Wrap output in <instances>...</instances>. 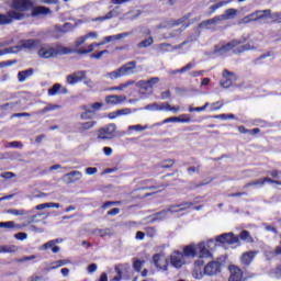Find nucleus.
<instances>
[{"mask_svg":"<svg viewBox=\"0 0 281 281\" xmlns=\"http://www.w3.org/2000/svg\"><path fill=\"white\" fill-rule=\"evenodd\" d=\"M66 54H71V49L63 45L50 46L44 45L37 50V56L40 58H57V56H65Z\"/></svg>","mask_w":281,"mask_h":281,"instance_id":"1","label":"nucleus"},{"mask_svg":"<svg viewBox=\"0 0 281 281\" xmlns=\"http://www.w3.org/2000/svg\"><path fill=\"white\" fill-rule=\"evenodd\" d=\"M249 49H251V45H243L239 41H233L227 44L216 46L215 54H218L220 56H225V54H229V52H233V54H243V52H249Z\"/></svg>","mask_w":281,"mask_h":281,"instance_id":"2","label":"nucleus"},{"mask_svg":"<svg viewBox=\"0 0 281 281\" xmlns=\"http://www.w3.org/2000/svg\"><path fill=\"white\" fill-rule=\"evenodd\" d=\"M40 45V40H22L20 41L19 45L0 50V56H5L8 54H19V52H23V49H36V47Z\"/></svg>","mask_w":281,"mask_h":281,"instance_id":"3","label":"nucleus"},{"mask_svg":"<svg viewBox=\"0 0 281 281\" xmlns=\"http://www.w3.org/2000/svg\"><path fill=\"white\" fill-rule=\"evenodd\" d=\"M135 69H137V61H130L105 75V78L110 80H117L120 78H124V76H133L135 74Z\"/></svg>","mask_w":281,"mask_h":281,"instance_id":"4","label":"nucleus"},{"mask_svg":"<svg viewBox=\"0 0 281 281\" xmlns=\"http://www.w3.org/2000/svg\"><path fill=\"white\" fill-rule=\"evenodd\" d=\"M212 245H214V240L210 239L207 241H201L196 245L198 249V256L200 259L195 261L196 267H203L205 262L203 261V258H212Z\"/></svg>","mask_w":281,"mask_h":281,"instance_id":"5","label":"nucleus"},{"mask_svg":"<svg viewBox=\"0 0 281 281\" xmlns=\"http://www.w3.org/2000/svg\"><path fill=\"white\" fill-rule=\"evenodd\" d=\"M192 202L182 203L179 205H171L168 210L160 211L153 216V221H164L166 216H168V212L175 214V212H183L186 210H190Z\"/></svg>","mask_w":281,"mask_h":281,"instance_id":"6","label":"nucleus"},{"mask_svg":"<svg viewBox=\"0 0 281 281\" xmlns=\"http://www.w3.org/2000/svg\"><path fill=\"white\" fill-rule=\"evenodd\" d=\"M115 131H117V125H115V123L100 127L97 131V139H101L102 142L113 139V137H115Z\"/></svg>","mask_w":281,"mask_h":281,"instance_id":"7","label":"nucleus"},{"mask_svg":"<svg viewBox=\"0 0 281 281\" xmlns=\"http://www.w3.org/2000/svg\"><path fill=\"white\" fill-rule=\"evenodd\" d=\"M11 8L18 10L15 12L23 14L22 12H26V10L34 8V0H12Z\"/></svg>","mask_w":281,"mask_h":281,"instance_id":"8","label":"nucleus"},{"mask_svg":"<svg viewBox=\"0 0 281 281\" xmlns=\"http://www.w3.org/2000/svg\"><path fill=\"white\" fill-rule=\"evenodd\" d=\"M222 77L223 81H221V87H223V89H229V87H232L234 82L238 81V77L236 76V74L227 69L223 71Z\"/></svg>","mask_w":281,"mask_h":281,"instance_id":"9","label":"nucleus"},{"mask_svg":"<svg viewBox=\"0 0 281 281\" xmlns=\"http://www.w3.org/2000/svg\"><path fill=\"white\" fill-rule=\"evenodd\" d=\"M23 13L16 11H10L8 14H0V25H8L12 21H21L23 19Z\"/></svg>","mask_w":281,"mask_h":281,"instance_id":"10","label":"nucleus"},{"mask_svg":"<svg viewBox=\"0 0 281 281\" xmlns=\"http://www.w3.org/2000/svg\"><path fill=\"white\" fill-rule=\"evenodd\" d=\"M80 179H82V172L75 170L65 173L61 178V181L66 183V186H69L71 183H77V181H80Z\"/></svg>","mask_w":281,"mask_h":281,"instance_id":"11","label":"nucleus"},{"mask_svg":"<svg viewBox=\"0 0 281 281\" xmlns=\"http://www.w3.org/2000/svg\"><path fill=\"white\" fill-rule=\"evenodd\" d=\"M216 243L236 245L239 243L238 237L234 236V233H224L215 238Z\"/></svg>","mask_w":281,"mask_h":281,"instance_id":"12","label":"nucleus"},{"mask_svg":"<svg viewBox=\"0 0 281 281\" xmlns=\"http://www.w3.org/2000/svg\"><path fill=\"white\" fill-rule=\"evenodd\" d=\"M221 273V262L220 261H210L204 267V276H216Z\"/></svg>","mask_w":281,"mask_h":281,"instance_id":"13","label":"nucleus"},{"mask_svg":"<svg viewBox=\"0 0 281 281\" xmlns=\"http://www.w3.org/2000/svg\"><path fill=\"white\" fill-rule=\"evenodd\" d=\"M171 265L176 269H181L186 265V257L180 251H173L171 254Z\"/></svg>","mask_w":281,"mask_h":281,"instance_id":"14","label":"nucleus"},{"mask_svg":"<svg viewBox=\"0 0 281 281\" xmlns=\"http://www.w3.org/2000/svg\"><path fill=\"white\" fill-rule=\"evenodd\" d=\"M87 79L86 71H77L75 74L67 76V83L68 85H78V82H82V80Z\"/></svg>","mask_w":281,"mask_h":281,"instance_id":"15","label":"nucleus"},{"mask_svg":"<svg viewBox=\"0 0 281 281\" xmlns=\"http://www.w3.org/2000/svg\"><path fill=\"white\" fill-rule=\"evenodd\" d=\"M95 124H98V122L95 121L79 122L77 123V130L79 131V133H87V131H91V128H94Z\"/></svg>","mask_w":281,"mask_h":281,"instance_id":"16","label":"nucleus"},{"mask_svg":"<svg viewBox=\"0 0 281 281\" xmlns=\"http://www.w3.org/2000/svg\"><path fill=\"white\" fill-rule=\"evenodd\" d=\"M106 104H122L126 102V95L110 94L105 97Z\"/></svg>","mask_w":281,"mask_h":281,"instance_id":"17","label":"nucleus"},{"mask_svg":"<svg viewBox=\"0 0 281 281\" xmlns=\"http://www.w3.org/2000/svg\"><path fill=\"white\" fill-rule=\"evenodd\" d=\"M80 111H83V113L80 114V120H91L93 115H95V112L93 109L88 104V105H81Z\"/></svg>","mask_w":281,"mask_h":281,"instance_id":"18","label":"nucleus"},{"mask_svg":"<svg viewBox=\"0 0 281 281\" xmlns=\"http://www.w3.org/2000/svg\"><path fill=\"white\" fill-rule=\"evenodd\" d=\"M154 263L158 267V269H162L164 271L168 269V260L162 255H155Z\"/></svg>","mask_w":281,"mask_h":281,"instance_id":"19","label":"nucleus"},{"mask_svg":"<svg viewBox=\"0 0 281 281\" xmlns=\"http://www.w3.org/2000/svg\"><path fill=\"white\" fill-rule=\"evenodd\" d=\"M231 277L228 281H241L243 280V271L236 267V266H231Z\"/></svg>","mask_w":281,"mask_h":281,"instance_id":"20","label":"nucleus"},{"mask_svg":"<svg viewBox=\"0 0 281 281\" xmlns=\"http://www.w3.org/2000/svg\"><path fill=\"white\" fill-rule=\"evenodd\" d=\"M254 258H256V252L247 251L241 255L240 262L241 265H245V267H249L251 262H254Z\"/></svg>","mask_w":281,"mask_h":281,"instance_id":"21","label":"nucleus"},{"mask_svg":"<svg viewBox=\"0 0 281 281\" xmlns=\"http://www.w3.org/2000/svg\"><path fill=\"white\" fill-rule=\"evenodd\" d=\"M216 23H221V21L218 20V15L214 16L212 19L202 21L199 24V27H200V30H211L212 25H216Z\"/></svg>","mask_w":281,"mask_h":281,"instance_id":"22","label":"nucleus"},{"mask_svg":"<svg viewBox=\"0 0 281 281\" xmlns=\"http://www.w3.org/2000/svg\"><path fill=\"white\" fill-rule=\"evenodd\" d=\"M67 88L60 86V83H55L50 89H48V95H58V93H61V95L67 94Z\"/></svg>","mask_w":281,"mask_h":281,"instance_id":"23","label":"nucleus"},{"mask_svg":"<svg viewBox=\"0 0 281 281\" xmlns=\"http://www.w3.org/2000/svg\"><path fill=\"white\" fill-rule=\"evenodd\" d=\"M236 14H238V10L236 9H227L224 14L222 15H217V19L221 23V21H229L232 19H234V16H236Z\"/></svg>","mask_w":281,"mask_h":281,"instance_id":"24","label":"nucleus"},{"mask_svg":"<svg viewBox=\"0 0 281 281\" xmlns=\"http://www.w3.org/2000/svg\"><path fill=\"white\" fill-rule=\"evenodd\" d=\"M183 255L187 258H196L199 256L196 245H189L183 248Z\"/></svg>","mask_w":281,"mask_h":281,"instance_id":"25","label":"nucleus"},{"mask_svg":"<svg viewBox=\"0 0 281 281\" xmlns=\"http://www.w3.org/2000/svg\"><path fill=\"white\" fill-rule=\"evenodd\" d=\"M127 36H131V32H126V33H120L116 35H110V36H105L103 38V42L105 43H113L114 41H122V38H126Z\"/></svg>","mask_w":281,"mask_h":281,"instance_id":"26","label":"nucleus"},{"mask_svg":"<svg viewBox=\"0 0 281 281\" xmlns=\"http://www.w3.org/2000/svg\"><path fill=\"white\" fill-rule=\"evenodd\" d=\"M31 14L32 16H46V14H52V10L46 7H35Z\"/></svg>","mask_w":281,"mask_h":281,"instance_id":"27","label":"nucleus"},{"mask_svg":"<svg viewBox=\"0 0 281 281\" xmlns=\"http://www.w3.org/2000/svg\"><path fill=\"white\" fill-rule=\"evenodd\" d=\"M148 128H150V126L148 124H145V125H142V124H137V125H130L127 127V132H128V135H131V133H133V131L135 133H142L144 131H148Z\"/></svg>","mask_w":281,"mask_h":281,"instance_id":"28","label":"nucleus"},{"mask_svg":"<svg viewBox=\"0 0 281 281\" xmlns=\"http://www.w3.org/2000/svg\"><path fill=\"white\" fill-rule=\"evenodd\" d=\"M31 76H34V69L30 68L26 70H22L18 74V80L19 82H25L27 78H31Z\"/></svg>","mask_w":281,"mask_h":281,"instance_id":"29","label":"nucleus"},{"mask_svg":"<svg viewBox=\"0 0 281 281\" xmlns=\"http://www.w3.org/2000/svg\"><path fill=\"white\" fill-rule=\"evenodd\" d=\"M132 85H135V80H128L119 86L111 87V88H109V91H124V89H128V87H132Z\"/></svg>","mask_w":281,"mask_h":281,"instance_id":"30","label":"nucleus"},{"mask_svg":"<svg viewBox=\"0 0 281 281\" xmlns=\"http://www.w3.org/2000/svg\"><path fill=\"white\" fill-rule=\"evenodd\" d=\"M34 210L25 211V210H16L11 209L7 211V214H12L13 216H29V214H32Z\"/></svg>","mask_w":281,"mask_h":281,"instance_id":"31","label":"nucleus"},{"mask_svg":"<svg viewBox=\"0 0 281 281\" xmlns=\"http://www.w3.org/2000/svg\"><path fill=\"white\" fill-rule=\"evenodd\" d=\"M188 20V18H182V19H179V20H173L171 22H168L167 25H158L157 26V30H161V27H175V25H182L186 21Z\"/></svg>","mask_w":281,"mask_h":281,"instance_id":"32","label":"nucleus"},{"mask_svg":"<svg viewBox=\"0 0 281 281\" xmlns=\"http://www.w3.org/2000/svg\"><path fill=\"white\" fill-rule=\"evenodd\" d=\"M27 225L23 224L21 225H16L14 224V222H1L0 223V227H4V229H14V227H16L18 229H21V227H26Z\"/></svg>","mask_w":281,"mask_h":281,"instance_id":"33","label":"nucleus"},{"mask_svg":"<svg viewBox=\"0 0 281 281\" xmlns=\"http://www.w3.org/2000/svg\"><path fill=\"white\" fill-rule=\"evenodd\" d=\"M251 21H258V13H257V11L250 13L249 15H246L241 20V23H251Z\"/></svg>","mask_w":281,"mask_h":281,"instance_id":"34","label":"nucleus"},{"mask_svg":"<svg viewBox=\"0 0 281 281\" xmlns=\"http://www.w3.org/2000/svg\"><path fill=\"white\" fill-rule=\"evenodd\" d=\"M227 3H232V0H223L218 3H215V4L210 7V10H212V12H215L220 8H223V7L227 5Z\"/></svg>","mask_w":281,"mask_h":281,"instance_id":"35","label":"nucleus"},{"mask_svg":"<svg viewBox=\"0 0 281 281\" xmlns=\"http://www.w3.org/2000/svg\"><path fill=\"white\" fill-rule=\"evenodd\" d=\"M257 19H271V10L257 11Z\"/></svg>","mask_w":281,"mask_h":281,"instance_id":"36","label":"nucleus"},{"mask_svg":"<svg viewBox=\"0 0 281 281\" xmlns=\"http://www.w3.org/2000/svg\"><path fill=\"white\" fill-rule=\"evenodd\" d=\"M16 246H0V254H14Z\"/></svg>","mask_w":281,"mask_h":281,"instance_id":"37","label":"nucleus"},{"mask_svg":"<svg viewBox=\"0 0 281 281\" xmlns=\"http://www.w3.org/2000/svg\"><path fill=\"white\" fill-rule=\"evenodd\" d=\"M239 238L241 240H246V243H254V238H251V235L249 234V232L247 231H243L240 234H239Z\"/></svg>","mask_w":281,"mask_h":281,"instance_id":"38","label":"nucleus"},{"mask_svg":"<svg viewBox=\"0 0 281 281\" xmlns=\"http://www.w3.org/2000/svg\"><path fill=\"white\" fill-rule=\"evenodd\" d=\"M153 43H155L153 37H148V38L142 41L140 43H138V47H139V49H142L144 47H150V45H153Z\"/></svg>","mask_w":281,"mask_h":281,"instance_id":"39","label":"nucleus"},{"mask_svg":"<svg viewBox=\"0 0 281 281\" xmlns=\"http://www.w3.org/2000/svg\"><path fill=\"white\" fill-rule=\"evenodd\" d=\"M56 109H60V105H58V104H50V105H47L44 109H42L40 111V113H42V114L49 113V111H56Z\"/></svg>","mask_w":281,"mask_h":281,"instance_id":"40","label":"nucleus"},{"mask_svg":"<svg viewBox=\"0 0 281 281\" xmlns=\"http://www.w3.org/2000/svg\"><path fill=\"white\" fill-rule=\"evenodd\" d=\"M177 120L182 124H190V122H192V119L188 114H182L180 116H177Z\"/></svg>","mask_w":281,"mask_h":281,"instance_id":"41","label":"nucleus"},{"mask_svg":"<svg viewBox=\"0 0 281 281\" xmlns=\"http://www.w3.org/2000/svg\"><path fill=\"white\" fill-rule=\"evenodd\" d=\"M56 243H58V239H54V240H49L46 244H44L43 246L40 247L41 251H45V249H49V248H54V245H56Z\"/></svg>","mask_w":281,"mask_h":281,"instance_id":"42","label":"nucleus"},{"mask_svg":"<svg viewBox=\"0 0 281 281\" xmlns=\"http://www.w3.org/2000/svg\"><path fill=\"white\" fill-rule=\"evenodd\" d=\"M254 186H265V181H262V179H257L255 181L248 182L244 186V188H251Z\"/></svg>","mask_w":281,"mask_h":281,"instance_id":"43","label":"nucleus"},{"mask_svg":"<svg viewBox=\"0 0 281 281\" xmlns=\"http://www.w3.org/2000/svg\"><path fill=\"white\" fill-rule=\"evenodd\" d=\"M113 16H115V14L113 13V11H110L104 16L95 18L93 19V21H109V19H113Z\"/></svg>","mask_w":281,"mask_h":281,"instance_id":"44","label":"nucleus"},{"mask_svg":"<svg viewBox=\"0 0 281 281\" xmlns=\"http://www.w3.org/2000/svg\"><path fill=\"white\" fill-rule=\"evenodd\" d=\"M95 49V45L90 44L88 46V49H79L77 50V54L85 55V54H91Z\"/></svg>","mask_w":281,"mask_h":281,"instance_id":"45","label":"nucleus"},{"mask_svg":"<svg viewBox=\"0 0 281 281\" xmlns=\"http://www.w3.org/2000/svg\"><path fill=\"white\" fill-rule=\"evenodd\" d=\"M175 166V159L164 160L160 165L161 168H172Z\"/></svg>","mask_w":281,"mask_h":281,"instance_id":"46","label":"nucleus"},{"mask_svg":"<svg viewBox=\"0 0 281 281\" xmlns=\"http://www.w3.org/2000/svg\"><path fill=\"white\" fill-rule=\"evenodd\" d=\"M34 3H46L48 5H56V3H58V0H33V5Z\"/></svg>","mask_w":281,"mask_h":281,"instance_id":"47","label":"nucleus"},{"mask_svg":"<svg viewBox=\"0 0 281 281\" xmlns=\"http://www.w3.org/2000/svg\"><path fill=\"white\" fill-rule=\"evenodd\" d=\"M168 47H171V45L168 43H161V44L156 45V49L158 52H168Z\"/></svg>","mask_w":281,"mask_h":281,"instance_id":"48","label":"nucleus"},{"mask_svg":"<svg viewBox=\"0 0 281 281\" xmlns=\"http://www.w3.org/2000/svg\"><path fill=\"white\" fill-rule=\"evenodd\" d=\"M94 234H95V236L104 237V236H109V234H111V231L98 228L94 231Z\"/></svg>","mask_w":281,"mask_h":281,"instance_id":"49","label":"nucleus"},{"mask_svg":"<svg viewBox=\"0 0 281 281\" xmlns=\"http://www.w3.org/2000/svg\"><path fill=\"white\" fill-rule=\"evenodd\" d=\"M119 117H122V115H131V113H133V110H131L130 108H125L122 110L116 111Z\"/></svg>","mask_w":281,"mask_h":281,"instance_id":"50","label":"nucleus"},{"mask_svg":"<svg viewBox=\"0 0 281 281\" xmlns=\"http://www.w3.org/2000/svg\"><path fill=\"white\" fill-rule=\"evenodd\" d=\"M261 181H263V186L266 183H274V186H281V181L280 180H273V179H271L269 177H266V178L261 179Z\"/></svg>","mask_w":281,"mask_h":281,"instance_id":"51","label":"nucleus"},{"mask_svg":"<svg viewBox=\"0 0 281 281\" xmlns=\"http://www.w3.org/2000/svg\"><path fill=\"white\" fill-rule=\"evenodd\" d=\"M223 101H217L211 104V111H220V109H223Z\"/></svg>","mask_w":281,"mask_h":281,"instance_id":"52","label":"nucleus"},{"mask_svg":"<svg viewBox=\"0 0 281 281\" xmlns=\"http://www.w3.org/2000/svg\"><path fill=\"white\" fill-rule=\"evenodd\" d=\"M90 105V109H92V111L95 113V111H100V109L102 106H104V103L102 102H95V103H91L89 104Z\"/></svg>","mask_w":281,"mask_h":281,"instance_id":"53","label":"nucleus"},{"mask_svg":"<svg viewBox=\"0 0 281 281\" xmlns=\"http://www.w3.org/2000/svg\"><path fill=\"white\" fill-rule=\"evenodd\" d=\"M169 109H170V103H168V102L158 103V111L168 112Z\"/></svg>","mask_w":281,"mask_h":281,"instance_id":"54","label":"nucleus"},{"mask_svg":"<svg viewBox=\"0 0 281 281\" xmlns=\"http://www.w3.org/2000/svg\"><path fill=\"white\" fill-rule=\"evenodd\" d=\"M190 69H194V64L189 63L181 69H178V71H180V74H186V71H190Z\"/></svg>","mask_w":281,"mask_h":281,"instance_id":"55","label":"nucleus"},{"mask_svg":"<svg viewBox=\"0 0 281 281\" xmlns=\"http://www.w3.org/2000/svg\"><path fill=\"white\" fill-rule=\"evenodd\" d=\"M145 111H159V103H151L146 105Z\"/></svg>","mask_w":281,"mask_h":281,"instance_id":"56","label":"nucleus"},{"mask_svg":"<svg viewBox=\"0 0 281 281\" xmlns=\"http://www.w3.org/2000/svg\"><path fill=\"white\" fill-rule=\"evenodd\" d=\"M268 175H270V177L272 179H281V171L280 170L268 171Z\"/></svg>","mask_w":281,"mask_h":281,"instance_id":"57","label":"nucleus"},{"mask_svg":"<svg viewBox=\"0 0 281 281\" xmlns=\"http://www.w3.org/2000/svg\"><path fill=\"white\" fill-rule=\"evenodd\" d=\"M192 277L195 280H201L203 278V272L199 269H194L193 272H192Z\"/></svg>","mask_w":281,"mask_h":281,"instance_id":"58","label":"nucleus"},{"mask_svg":"<svg viewBox=\"0 0 281 281\" xmlns=\"http://www.w3.org/2000/svg\"><path fill=\"white\" fill-rule=\"evenodd\" d=\"M57 30H58V32H70V30H71V24H69V23H66V24H64V26H57Z\"/></svg>","mask_w":281,"mask_h":281,"instance_id":"59","label":"nucleus"},{"mask_svg":"<svg viewBox=\"0 0 281 281\" xmlns=\"http://www.w3.org/2000/svg\"><path fill=\"white\" fill-rule=\"evenodd\" d=\"M8 147L9 148H23V143H21V142H11V143H9L8 144Z\"/></svg>","mask_w":281,"mask_h":281,"instance_id":"60","label":"nucleus"},{"mask_svg":"<svg viewBox=\"0 0 281 281\" xmlns=\"http://www.w3.org/2000/svg\"><path fill=\"white\" fill-rule=\"evenodd\" d=\"M142 267H144V261H140V260L134 261L133 268L135 269V271H142Z\"/></svg>","mask_w":281,"mask_h":281,"instance_id":"61","label":"nucleus"},{"mask_svg":"<svg viewBox=\"0 0 281 281\" xmlns=\"http://www.w3.org/2000/svg\"><path fill=\"white\" fill-rule=\"evenodd\" d=\"M159 78L158 77H153L149 80H146V85H150L151 89L155 87V85H158Z\"/></svg>","mask_w":281,"mask_h":281,"instance_id":"62","label":"nucleus"},{"mask_svg":"<svg viewBox=\"0 0 281 281\" xmlns=\"http://www.w3.org/2000/svg\"><path fill=\"white\" fill-rule=\"evenodd\" d=\"M14 238H16V240H27V233H16Z\"/></svg>","mask_w":281,"mask_h":281,"instance_id":"63","label":"nucleus"},{"mask_svg":"<svg viewBox=\"0 0 281 281\" xmlns=\"http://www.w3.org/2000/svg\"><path fill=\"white\" fill-rule=\"evenodd\" d=\"M270 19H272L277 23H281V13H273V14L270 13Z\"/></svg>","mask_w":281,"mask_h":281,"instance_id":"64","label":"nucleus"}]
</instances>
